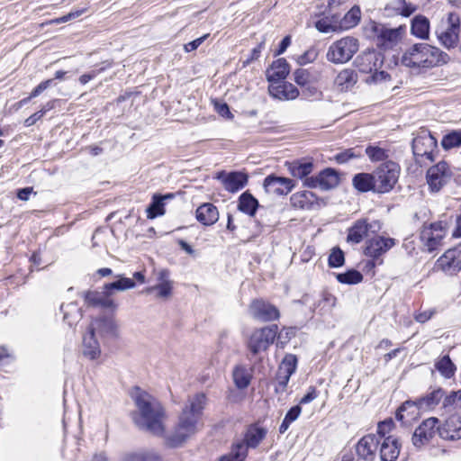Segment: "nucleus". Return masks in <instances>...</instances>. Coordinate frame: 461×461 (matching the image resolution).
I'll return each instance as SVG.
<instances>
[{
	"label": "nucleus",
	"mask_w": 461,
	"mask_h": 461,
	"mask_svg": "<svg viewBox=\"0 0 461 461\" xmlns=\"http://www.w3.org/2000/svg\"><path fill=\"white\" fill-rule=\"evenodd\" d=\"M208 37V34H205L202 37H199L186 44L184 45V49L186 52H190V51H193L194 50H196L203 41L204 40Z\"/></svg>",
	"instance_id": "60"
},
{
	"label": "nucleus",
	"mask_w": 461,
	"mask_h": 461,
	"mask_svg": "<svg viewBox=\"0 0 461 461\" xmlns=\"http://www.w3.org/2000/svg\"><path fill=\"white\" fill-rule=\"evenodd\" d=\"M133 287H135V282L132 279L122 277L115 282L104 285V290L107 295H112L113 290L124 291Z\"/></svg>",
	"instance_id": "42"
},
{
	"label": "nucleus",
	"mask_w": 461,
	"mask_h": 461,
	"mask_svg": "<svg viewBox=\"0 0 461 461\" xmlns=\"http://www.w3.org/2000/svg\"><path fill=\"white\" fill-rule=\"evenodd\" d=\"M392 426V420L380 422L377 428V433L380 436V438H384L385 434L391 430Z\"/></svg>",
	"instance_id": "63"
},
{
	"label": "nucleus",
	"mask_w": 461,
	"mask_h": 461,
	"mask_svg": "<svg viewBox=\"0 0 461 461\" xmlns=\"http://www.w3.org/2000/svg\"><path fill=\"white\" fill-rule=\"evenodd\" d=\"M258 205V201L249 191L244 192L239 197L238 210L249 216L256 214Z\"/></svg>",
	"instance_id": "31"
},
{
	"label": "nucleus",
	"mask_w": 461,
	"mask_h": 461,
	"mask_svg": "<svg viewBox=\"0 0 461 461\" xmlns=\"http://www.w3.org/2000/svg\"><path fill=\"white\" fill-rule=\"evenodd\" d=\"M120 461H161V457L155 452L126 453Z\"/></svg>",
	"instance_id": "44"
},
{
	"label": "nucleus",
	"mask_w": 461,
	"mask_h": 461,
	"mask_svg": "<svg viewBox=\"0 0 461 461\" xmlns=\"http://www.w3.org/2000/svg\"><path fill=\"white\" fill-rule=\"evenodd\" d=\"M361 156H362L361 152L359 150H357V149L352 148V149H345L339 153H337L334 156V159L339 164H344V163H347L348 161H349L350 159L357 158H360Z\"/></svg>",
	"instance_id": "50"
},
{
	"label": "nucleus",
	"mask_w": 461,
	"mask_h": 461,
	"mask_svg": "<svg viewBox=\"0 0 461 461\" xmlns=\"http://www.w3.org/2000/svg\"><path fill=\"white\" fill-rule=\"evenodd\" d=\"M377 32L375 42L383 50L393 49L402 39L401 31H375Z\"/></svg>",
	"instance_id": "26"
},
{
	"label": "nucleus",
	"mask_w": 461,
	"mask_h": 461,
	"mask_svg": "<svg viewBox=\"0 0 461 461\" xmlns=\"http://www.w3.org/2000/svg\"><path fill=\"white\" fill-rule=\"evenodd\" d=\"M172 196V194H167L164 196L154 194L152 203L147 209L148 218L153 219L156 218L157 216L163 215L165 213L163 201L165 199L171 198Z\"/></svg>",
	"instance_id": "38"
},
{
	"label": "nucleus",
	"mask_w": 461,
	"mask_h": 461,
	"mask_svg": "<svg viewBox=\"0 0 461 461\" xmlns=\"http://www.w3.org/2000/svg\"><path fill=\"white\" fill-rule=\"evenodd\" d=\"M379 229L380 226L377 221L368 223L366 220H357L354 225L348 229L347 241L358 244L367 236L368 232H375Z\"/></svg>",
	"instance_id": "16"
},
{
	"label": "nucleus",
	"mask_w": 461,
	"mask_h": 461,
	"mask_svg": "<svg viewBox=\"0 0 461 461\" xmlns=\"http://www.w3.org/2000/svg\"><path fill=\"white\" fill-rule=\"evenodd\" d=\"M394 245L391 238L375 237L369 240L365 249V254L370 258H377Z\"/></svg>",
	"instance_id": "22"
},
{
	"label": "nucleus",
	"mask_w": 461,
	"mask_h": 461,
	"mask_svg": "<svg viewBox=\"0 0 461 461\" xmlns=\"http://www.w3.org/2000/svg\"><path fill=\"white\" fill-rule=\"evenodd\" d=\"M88 330L104 338H115L118 335V325L112 318H99L92 321Z\"/></svg>",
	"instance_id": "20"
},
{
	"label": "nucleus",
	"mask_w": 461,
	"mask_h": 461,
	"mask_svg": "<svg viewBox=\"0 0 461 461\" xmlns=\"http://www.w3.org/2000/svg\"><path fill=\"white\" fill-rule=\"evenodd\" d=\"M394 5L397 9H402L401 14L405 17L410 16L416 9L412 5L407 4L405 0H396Z\"/></svg>",
	"instance_id": "53"
},
{
	"label": "nucleus",
	"mask_w": 461,
	"mask_h": 461,
	"mask_svg": "<svg viewBox=\"0 0 461 461\" xmlns=\"http://www.w3.org/2000/svg\"><path fill=\"white\" fill-rule=\"evenodd\" d=\"M277 334V326L272 325L258 329L251 334L248 348L253 355L266 350L275 340Z\"/></svg>",
	"instance_id": "7"
},
{
	"label": "nucleus",
	"mask_w": 461,
	"mask_h": 461,
	"mask_svg": "<svg viewBox=\"0 0 461 461\" xmlns=\"http://www.w3.org/2000/svg\"><path fill=\"white\" fill-rule=\"evenodd\" d=\"M318 397V392L314 386H310L307 393L300 400V404H306Z\"/></svg>",
	"instance_id": "61"
},
{
	"label": "nucleus",
	"mask_w": 461,
	"mask_h": 461,
	"mask_svg": "<svg viewBox=\"0 0 461 461\" xmlns=\"http://www.w3.org/2000/svg\"><path fill=\"white\" fill-rule=\"evenodd\" d=\"M268 92L271 96L279 100H294L299 95L298 89L293 84L283 81L270 84Z\"/></svg>",
	"instance_id": "23"
},
{
	"label": "nucleus",
	"mask_w": 461,
	"mask_h": 461,
	"mask_svg": "<svg viewBox=\"0 0 461 461\" xmlns=\"http://www.w3.org/2000/svg\"><path fill=\"white\" fill-rule=\"evenodd\" d=\"M311 74L303 68H298L294 72V79L295 83L301 86H305L310 82Z\"/></svg>",
	"instance_id": "52"
},
{
	"label": "nucleus",
	"mask_w": 461,
	"mask_h": 461,
	"mask_svg": "<svg viewBox=\"0 0 461 461\" xmlns=\"http://www.w3.org/2000/svg\"><path fill=\"white\" fill-rule=\"evenodd\" d=\"M400 171V166L392 160H387L379 165L373 171L375 193L385 194L393 190L398 182Z\"/></svg>",
	"instance_id": "5"
},
{
	"label": "nucleus",
	"mask_w": 461,
	"mask_h": 461,
	"mask_svg": "<svg viewBox=\"0 0 461 461\" xmlns=\"http://www.w3.org/2000/svg\"><path fill=\"white\" fill-rule=\"evenodd\" d=\"M441 145L445 149H450L461 145V131H453L445 135L441 140Z\"/></svg>",
	"instance_id": "47"
},
{
	"label": "nucleus",
	"mask_w": 461,
	"mask_h": 461,
	"mask_svg": "<svg viewBox=\"0 0 461 461\" xmlns=\"http://www.w3.org/2000/svg\"><path fill=\"white\" fill-rule=\"evenodd\" d=\"M345 261L343 251L339 249H333L329 257V266L330 267H339L343 266Z\"/></svg>",
	"instance_id": "51"
},
{
	"label": "nucleus",
	"mask_w": 461,
	"mask_h": 461,
	"mask_svg": "<svg viewBox=\"0 0 461 461\" xmlns=\"http://www.w3.org/2000/svg\"><path fill=\"white\" fill-rule=\"evenodd\" d=\"M436 149L437 140L429 132H422L412 140L413 155L419 163H421L419 158L434 161L433 152Z\"/></svg>",
	"instance_id": "9"
},
{
	"label": "nucleus",
	"mask_w": 461,
	"mask_h": 461,
	"mask_svg": "<svg viewBox=\"0 0 461 461\" xmlns=\"http://www.w3.org/2000/svg\"><path fill=\"white\" fill-rule=\"evenodd\" d=\"M441 50L426 43L414 44L402 57V64L412 69H428L446 63Z\"/></svg>",
	"instance_id": "3"
},
{
	"label": "nucleus",
	"mask_w": 461,
	"mask_h": 461,
	"mask_svg": "<svg viewBox=\"0 0 461 461\" xmlns=\"http://www.w3.org/2000/svg\"><path fill=\"white\" fill-rule=\"evenodd\" d=\"M438 434L444 440L456 441L461 439V416L458 414L449 416L438 426Z\"/></svg>",
	"instance_id": "14"
},
{
	"label": "nucleus",
	"mask_w": 461,
	"mask_h": 461,
	"mask_svg": "<svg viewBox=\"0 0 461 461\" xmlns=\"http://www.w3.org/2000/svg\"><path fill=\"white\" fill-rule=\"evenodd\" d=\"M60 310L63 313L64 321H66L70 327L77 324L82 318L81 308L75 302L68 304H62Z\"/></svg>",
	"instance_id": "32"
},
{
	"label": "nucleus",
	"mask_w": 461,
	"mask_h": 461,
	"mask_svg": "<svg viewBox=\"0 0 461 461\" xmlns=\"http://www.w3.org/2000/svg\"><path fill=\"white\" fill-rule=\"evenodd\" d=\"M401 445L393 436H388L384 438L380 447L381 461H395L400 454Z\"/></svg>",
	"instance_id": "27"
},
{
	"label": "nucleus",
	"mask_w": 461,
	"mask_h": 461,
	"mask_svg": "<svg viewBox=\"0 0 461 461\" xmlns=\"http://www.w3.org/2000/svg\"><path fill=\"white\" fill-rule=\"evenodd\" d=\"M446 235V228L442 221L424 226L420 231V240L429 252L435 250Z\"/></svg>",
	"instance_id": "11"
},
{
	"label": "nucleus",
	"mask_w": 461,
	"mask_h": 461,
	"mask_svg": "<svg viewBox=\"0 0 461 461\" xmlns=\"http://www.w3.org/2000/svg\"><path fill=\"white\" fill-rule=\"evenodd\" d=\"M318 57V50L314 48H312L305 51L300 58V64H306L314 61Z\"/></svg>",
	"instance_id": "56"
},
{
	"label": "nucleus",
	"mask_w": 461,
	"mask_h": 461,
	"mask_svg": "<svg viewBox=\"0 0 461 461\" xmlns=\"http://www.w3.org/2000/svg\"><path fill=\"white\" fill-rule=\"evenodd\" d=\"M291 375H290V374L282 373L281 371H277L276 380L278 383V386L282 389V391H284L286 388V385L289 382Z\"/></svg>",
	"instance_id": "62"
},
{
	"label": "nucleus",
	"mask_w": 461,
	"mask_h": 461,
	"mask_svg": "<svg viewBox=\"0 0 461 461\" xmlns=\"http://www.w3.org/2000/svg\"><path fill=\"white\" fill-rule=\"evenodd\" d=\"M361 19V10L358 5H354L343 17L340 29H352L356 27Z\"/></svg>",
	"instance_id": "39"
},
{
	"label": "nucleus",
	"mask_w": 461,
	"mask_h": 461,
	"mask_svg": "<svg viewBox=\"0 0 461 461\" xmlns=\"http://www.w3.org/2000/svg\"><path fill=\"white\" fill-rule=\"evenodd\" d=\"M357 50V40L352 37H345L330 45L327 59L336 64L345 63L353 57Z\"/></svg>",
	"instance_id": "6"
},
{
	"label": "nucleus",
	"mask_w": 461,
	"mask_h": 461,
	"mask_svg": "<svg viewBox=\"0 0 461 461\" xmlns=\"http://www.w3.org/2000/svg\"><path fill=\"white\" fill-rule=\"evenodd\" d=\"M313 164L312 162H299L294 161L289 164V171L291 175L298 178H307L308 175L312 173Z\"/></svg>",
	"instance_id": "37"
},
{
	"label": "nucleus",
	"mask_w": 461,
	"mask_h": 461,
	"mask_svg": "<svg viewBox=\"0 0 461 461\" xmlns=\"http://www.w3.org/2000/svg\"><path fill=\"white\" fill-rule=\"evenodd\" d=\"M106 66L101 67L98 69H94L90 73L84 74L79 77V82L83 85L88 83L91 79L95 78L99 73L103 72L107 67L111 66V63L105 62Z\"/></svg>",
	"instance_id": "54"
},
{
	"label": "nucleus",
	"mask_w": 461,
	"mask_h": 461,
	"mask_svg": "<svg viewBox=\"0 0 461 461\" xmlns=\"http://www.w3.org/2000/svg\"><path fill=\"white\" fill-rule=\"evenodd\" d=\"M447 29H459L460 26V19L459 15L456 13H449L447 16Z\"/></svg>",
	"instance_id": "64"
},
{
	"label": "nucleus",
	"mask_w": 461,
	"mask_h": 461,
	"mask_svg": "<svg viewBox=\"0 0 461 461\" xmlns=\"http://www.w3.org/2000/svg\"><path fill=\"white\" fill-rule=\"evenodd\" d=\"M158 284L148 287L146 293L157 292V297L168 298L172 294L173 281L170 280V272L167 269H160L157 272Z\"/></svg>",
	"instance_id": "19"
},
{
	"label": "nucleus",
	"mask_w": 461,
	"mask_h": 461,
	"mask_svg": "<svg viewBox=\"0 0 461 461\" xmlns=\"http://www.w3.org/2000/svg\"><path fill=\"white\" fill-rule=\"evenodd\" d=\"M438 426L439 425L437 418L431 417L423 420L412 435V444L416 447H421L429 443L436 433H438Z\"/></svg>",
	"instance_id": "13"
},
{
	"label": "nucleus",
	"mask_w": 461,
	"mask_h": 461,
	"mask_svg": "<svg viewBox=\"0 0 461 461\" xmlns=\"http://www.w3.org/2000/svg\"><path fill=\"white\" fill-rule=\"evenodd\" d=\"M267 435V429L257 425L248 428L243 441L236 443L228 456H223L219 461H244L248 448H255Z\"/></svg>",
	"instance_id": "4"
},
{
	"label": "nucleus",
	"mask_w": 461,
	"mask_h": 461,
	"mask_svg": "<svg viewBox=\"0 0 461 461\" xmlns=\"http://www.w3.org/2000/svg\"><path fill=\"white\" fill-rule=\"evenodd\" d=\"M54 79H48L45 81H42L40 83L32 92H31V97L34 98L40 95L44 90H46L48 87H50Z\"/></svg>",
	"instance_id": "57"
},
{
	"label": "nucleus",
	"mask_w": 461,
	"mask_h": 461,
	"mask_svg": "<svg viewBox=\"0 0 461 461\" xmlns=\"http://www.w3.org/2000/svg\"><path fill=\"white\" fill-rule=\"evenodd\" d=\"M102 294L96 292H86L85 300L89 305L98 306Z\"/></svg>",
	"instance_id": "59"
},
{
	"label": "nucleus",
	"mask_w": 461,
	"mask_h": 461,
	"mask_svg": "<svg viewBox=\"0 0 461 461\" xmlns=\"http://www.w3.org/2000/svg\"><path fill=\"white\" fill-rule=\"evenodd\" d=\"M420 410L422 408L417 404V401H406L398 408L396 419L403 425H409L418 417Z\"/></svg>",
	"instance_id": "24"
},
{
	"label": "nucleus",
	"mask_w": 461,
	"mask_h": 461,
	"mask_svg": "<svg viewBox=\"0 0 461 461\" xmlns=\"http://www.w3.org/2000/svg\"><path fill=\"white\" fill-rule=\"evenodd\" d=\"M379 443V438L374 434L364 436L357 444V456L364 460H372Z\"/></svg>",
	"instance_id": "21"
},
{
	"label": "nucleus",
	"mask_w": 461,
	"mask_h": 461,
	"mask_svg": "<svg viewBox=\"0 0 461 461\" xmlns=\"http://www.w3.org/2000/svg\"><path fill=\"white\" fill-rule=\"evenodd\" d=\"M294 187V181L287 177L270 175L264 180L266 192L276 195H285L289 194Z\"/></svg>",
	"instance_id": "15"
},
{
	"label": "nucleus",
	"mask_w": 461,
	"mask_h": 461,
	"mask_svg": "<svg viewBox=\"0 0 461 461\" xmlns=\"http://www.w3.org/2000/svg\"><path fill=\"white\" fill-rule=\"evenodd\" d=\"M434 367L446 379L453 377L456 371V366L448 355L438 357L435 360Z\"/></svg>",
	"instance_id": "33"
},
{
	"label": "nucleus",
	"mask_w": 461,
	"mask_h": 461,
	"mask_svg": "<svg viewBox=\"0 0 461 461\" xmlns=\"http://www.w3.org/2000/svg\"><path fill=\"white\" fill-rule=\"evenodd\" d=\"M131 395L136 406V411L132 413L134 423L153 434H162L165 411L159 401L140 387L133 388Z\"/></svg>",
	"instance_id": "1"
},
{
	"label": "nucleus",
	"mask_w": 461,
	"mask_h": 461,
	"mask_svg": "<svg viewBox=\"0 0 461 461\" xmlns=\"http://www.w3.org/2000/svg\"><path fill=\"white\" fill-rule=\"evenodd\" d=\"M290 202L294 208L310 210L318 204V197L312 191H302L292 194Z\"/></svg>",
	"instance_id": "28"
},
{
	"label": "nucleus",
	"mask_w": 461,
	"mask_h": 461,
	"mask_svg": "<svg viewBox=\"0 0 461 461\" xmlns=\"http://www.w3.org/2000/svg\"><path fill=\"white\" fill-rule=\"evenodd\" d=\"M251 375L244 366H237L233 370V380L239 389H245L250 384Z\"/></svg>",
	"instance_id": "41"
},
{
	"label": "nucleus",
	"mask_w": 461,
	"mask_h": 461,
	"mask_svg": "<svg viewBox=\"0 0 461 461\" xmlns=\"http://www.w3.org/2000/svg\"><path fill=\"white\" fill-rule=\"evenodd\" d=\"M342 90H347L357 82V74L351 69H344L339 73L335 80Z\"/></svg>",
	"instance_id": "40"
},
{
	"label": "nucleus",
	"mask_w": 461,
	"mask_h": 461,
	"mask_svg": "<svg viewBox=\"0 0 461 461\" xmlns=\"http://www.w3.org/2000/svg\"><path fill=\"white\" fill-rule=\"evenodd\" d=\"M366 154L372 162L384 161L389 158V151L379 146L368 145Z\"/></svg>",
	"instance_id": "45"
},
{
	"label": "nucleus",
	"mask_w": 461,
	"mask_h": 461,
	"mask_svg": "<svg viewBox=\"0 0 461 461\" xmlns=\"http://www.w3.org/2000/svg\"><path fill=\"white\" fill-rule=\"evenodd\" d=\"M376 61V54L375 52H368L358 56L356 59L355 63L361 72L372 73L373 71L377 70Z\"/></svg>",
	"instance_id": "34"
},
{
	"label": "nucleus",
	"mask_w": 461,
	"mask_h": 461,
	"mask_svg": "<svg viewBox=\"0 0 461 461\" xmlns=\"http://www.w3.org/2000/svg\"><path fill=\"white\" fill-rule=\"evenodd\" d=\"M353 185L360 192H375V180L372 173H359L353 177Z\"/></svg>",
	"instance_id": "35"
},
{
	"label": "nucleus",
	"mask_w": 461,
	"mask_h": 461,
	"mask_svg": "<svg viewBox=\"0 0 461 461\" xmlns=\"http://www.w3.org/2000/svg\"><path fill=\"white\" fill-rule=\"evenodd\" d=\"M249 312L259 321H271L279 318L278 309L263 299L253 300L249 306Z\"/></svg>",
	"instance_id": "12"
},
{
	"label": "nucleus",
	"mask_w": 461,
	"mask_h": 461,
	"mask_svg": "<svg viewBox=\"0 0 461 461\" xmlns=\"http://www.w3.org/2000/svg\"><path fill=\"white\" fill-rule=\"evenodd\" d=\"M411 29H429V22L425 16L417 15L411 21Z\"/></svg>",
	"instance_id": "55"
},
{
	"label": "nucleus",
	"mask_w": 461,
	"mask_h": 461,
	"mask_svg": "<svg viewBox=\"0 0 461 461\" xmlns=\"http://www.w3.org/2000/svg\"><path fill=\"white\" fill-rule=\"evenodd\" d=\"M196 219L205 226L214 224L219 219V212L215 205L210 203H203L196 209Z\"/></svg>",
	"instance_id": "30"
},
{
	"label": "nucleus",
	"mask_w": 461,
	"mask_h": 461,
	"mask_svg": "<svg viewBox=\"0 0 461 461\" xmlns=\"http://www.w3.org/2000/svg\"><path fill=\"white\" fill-rule=\"evenodd\" d=\"M289 74V64L285 59L274 61L267 71V78L270 84L284 80Z\"/></svg>",
	"instance_id": "29"
},
{
	"label": "nucleus",
	"mask_w": 461,
	"mask_h": 461,
	"mask_svg": "<svg viewBox=\"0 0 461 461\" xmlns=\"http://www.w3.org/2000/svg\"><path fill=\"white\" fill-rule=\"evenodd\" d=\"M437 36L442 45H444L446 48H452L458 41V35L456 31H440Z\"/></svg>",
	"instance_id": "48"
},
{
	"label": "nucleus",
	"mask_w": 461,
	"mask_h": 461,
	"mask_svg": "<svg viewBox=\"0 0 461 461\" xmlns=\"http://www.w3.org/2000/svg\"><path fill=\"white\" fill-rule=\"evenodd\" d=\"M95 336L96 334L88 329L83 336L82 354L90 360L97 359L101 355L100 344Z\"/></svg>",
	"instance_id": "25"
},
{
	"label": "nucleus",
	"mask_w": 461,
	"mask_h": 461,
	"mask_svg": "<svg viewBox=\"0 0 461 461\" xmlns=\"http://www.w3.org/2000/svg\"><path fill=\"white\" fill-rule=\"evenodd\" d=\"M444 395V390L438 388L428 393L426 396L418 399L417 404H419L422 410L432 409L438 405L440 401L443 402Z\"/></svg>",
	"instance_id": "36"
},
{
	"label": "nucleus",
	"mask_w": 461,
	"mask_h": 461,
	"mask_svg": "<svg viewBox=\"0 0 461 461\" xmlns=\"http://www.w3.org/2000/svg\"><path fill=\"white\" fill-rule=\"evenodd\" d=\"M339 182L338 173L332 168H326L316 176L305 178L303 185L310 188H319L326 191L336 187Z\"/></svg>",
	"instance_id": "10"
},
{
	"label": "nucleus",
	"mask_w": 461,
	"mask_h": 461,
	"mask_svg": "<svg viewBox=\"0 0 461 461\" xmlns=\"http://www.w3.org/2000/svg\"><path fill=\"white\" fill-rule=\"evenodd\" d=\"M216 178L221 180L225 190L230 193L238 192L248 184V175L240 171L230 173L221 171L218 173Z\"/></svg>",
	"instance_id": "17"
},
{
	"label": "nucleus",
	"mask_w": 461,
	"mask_h": 461,
	"mask_svg": "<svg viewBox=\"0 0 461 461\" xmlns=\"http://www.w3.org/2000/svg\"><path fill=\"white\" fill-rule=\"evenodd\" d=\"M460 254L461 246H456L447 250L444 255L438 258V263L443 271L449 275H455L461 270Z\"/></svg>",
	"instance_id": "18"
},
{
	"label": "nucleus",
	"mask_w": 461,
	"mask_h": 461,
	"mask_svg": "<svg viewBox=\"0 0 461 461\" xmlns=\"http://www.w3.org/2000/svg\"><path fill=\"white\" fill-rule=\"evenodd\" d=\"M206 397L203 393H196L188 399V404L183 409L178 423L169 437V444L178 447L189 437L196 433L199 429L203 410Z\"/></svg>",
	"instance_id": "2"
},
{
	"label": "nucleus",
	"mask_w": 461,
	"mask_h": 461,
	"mask_svg": "<svg viewBox=\"0 0 461 461\" xmlns=\"http://www.w3.org/2000/svg\"><path fill=\"white\" fill-rule=\"evenodd\" d=\"M452 177V171L446 161H440L427 171V183L432 191H439Z\"/></svg>",
	"instance_id": "8"
},
{
	"label": "nucleus",
	"mask_w": 461,
	"mask_h": 461,
	"mask_svg": "<svg viewBox=\"0 0 461 461\" xmlns=\"http://www.w3.org/2000/svg\"><path fill=\"white\" fill-rule=\"evenodd\" d=\"M443 408L448 411L461 409V389L451 391L444 395L442 402Z\"/></svg>",
	"instance_id": "43"
},
{
	"label": "nucleus",
	"mask_w": 461,
	"mask_h": 461,
	"mask_svg": "<svg viewBox=\"0 0 461 461\" xmlns=\"http://www.w3.org/2000/svg\"><path fill=\"white\" fill-rule=\"evenodd\" d=\"M301 411L302 408L300 407V405H295L287 411V413L285 416V420L292 423L297 420V418L301 414Z\"/></svg>",
	"instance_id": "58"
},
{
	"label": "nucleus",
	"mask_w": 461,
	"mask_h": 461,
	"mask_svg": "<svg viewBox=\"0 0 461 461\" xmlns=\"http://www.w3.org/2000/svg\"><path fill=\"white\" fill-rule=\"evenodd\" d=\"M336 277L339 283L347 285H356L363 280L362 274L355 269L348 270L346 273L338 274Z\"/></svg>",
	"instance_id": "46"
},
{
	"label": "nucleus",
	"mask_w": 461,
	"mask_h": 461,
	"mask_svg": "<svg viewBox=\"0 0 461 461\" xmlns=\"http://www.w3.org/2000/svg\"><path fill=\"white\" fill-rule=\"evenodd\" d=\"M297 366V358L293 354H287L282 360L278 371H281L282 373H286L293 375Z\"/></svg>",
	"instance_id": "49"
}]
</instances>
